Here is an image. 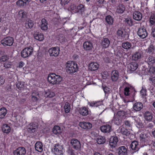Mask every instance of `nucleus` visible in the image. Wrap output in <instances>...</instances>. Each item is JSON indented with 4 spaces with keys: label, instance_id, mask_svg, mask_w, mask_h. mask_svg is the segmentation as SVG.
Wrapping results in <instances>:
<instances>
[{
    "label": "nucleus",
    "instance_id": "obj_1",
    "mask_svg": "<svg viewBox=\"0 0 155 155\" xmlns=\"http://www.w3.org/2000/svg\"><path fill=\"white\" fill-rule=\"evenodd\" d=\"M48 80L53 85L59 84L62 80L60 76L53 73H50L48 77Z\"/></svg>",
    "mask_w": 155,
    "mask_h": 155
},
{
    "label": "nucleus",
    "instance_id": "obj_2",
    "mask_svg": "<svg viewBox=\"0 0 155 155\" xmlns=\"http://www.w3.org/2000/svg\"><path fill=\"white\" fill-rule=\"evenodd\" d=\"M66 72L68 74H73L78 70V64L73 61H68L66 64Z\"/></svg>",
    "mask_w": 155,
    "mask_h": 155
},
{
    "label": "nucleus",
    "instance_id": "obj_3",
    "mask_svg": "<svg viewBox=\"0 0 155 155\" xmlns=\"http://www.w3.org/2000/svg\"><path fill=\"white\" fill-rule=\"evenodd\" d=\"M13 38L7 36L4 38L1 41V44L3 46H11L14 43Z\"/></svg>",
    "mask_w": 155,
    "mask_h": 155
},
{
    "label": "nucleus",
    "instance_id": "obj_4",
    "mask_svg": "<svg viewBox=\"0 0 155 155\" xmlns=\"http://www.w3.org/2000/svg\"><path fill=\"white\" fill-rule=\"evenodd\" d=\"M31 47H29L23 49L21 53V56L24 58H26L31 55L33 51Z\"/></svg>",
    "mask_w": 155,
    "mask_h": 155
},
{
    "label": "nucleus",
    "instance_id": "obj_5",
    "mask_svg": "<svg viewBox=\"0 0 155 155\" xmlns=\"http://www.w3.org/2000/svg\"><path fill=\"white\" fill-rule=\"evenodd\" d=\"M63 146L57 143L55 145L53 148V150L52 149V151L54 152L55 155H63Z\"/></svg>",
    "mask_w": 155,
    "mask_h": 155
},
{
    "label": "nucleus",
    "instance_id": "obj_6",
    "mask_svg": "<svg viewBox=\"0 0 155 155\" xmlns=\"http://www.w3.org/2000/svg\"><path fill=\"white\" fill-rule=\"evenodd\" d=\"M140 140L142 143H148L150 140V137L148 134L145 132H141L139 134Z\"/></svg>",
    "mask_w": 155,
    "mask_h": 155
},
{
    "label": "nucleus",
    "instance_id": "obj_7",
    "mask_svg": "<svg viewBox=\"0 0 155 155\" xmlns=\"http://www.w3.org/2000/svg\"><path fill=\"white\" fill-rule=\"evenodd\" d=\"M70 143L72 147L76 150H80L81 144L80 142L76 138H72L70 140Z\"/></svg>",
    "mask_w": 155,
    "mask_h": 155
},
{
    "label": "nucleus",
    "instance_id": "obj_8",
    "mask_svg": "<svg viewBox=\"0 0 155 155\" xmlns=\"http://www.w3.org/2000/svg\"><path fill=\"white\" fill-rule=\"evenodd\" d=\"M59 48L58 47H55L49 49L48 52L51 56L57 57L59 54Z\"/></svg>",
    "mask_w": 155,
    "mask_h": 155
},
{
    "label": "nucleus",
    "instance_id": "obj_9",
    "mask_svg": "<svg viewBox=\"0 0 155 155\" xmlns=\"http://www.w3.org/2000/svg\"><path fill=\"white\" fill-rule=\"evenodd\" d=\"M137 35L140 38L143 39L147 36V33L146 29L143 27H142L139 29Z\"/></svg>",
    "mask_w": 155,
    "mask_h": 155
},
{
    "label": "nucleus",
    "instance_id": "obj_10",
    "mask_svg": "<svg viewBox=\"0 0 155 155\" xmlns=\"http://www.w3.org/2000/svg\"><path fill=\"white\" fill-rule=\"evenodd\" d=\"M128 148L127 146H122L119 147L117 150V153L118 155H127L128 153Z\"/></svg>",
    "mask_w": 155,
    "mask_h": 155
},
{
    "label": "nucleus",
    "instance_id": "obj_11",
    "mask_svg": "<svg viewBox=\"0 0 155 155\" xmlns=\"http://www.w3.org/2000/svg\"><path fill=\"white\" fill-rule=\"evenodd\" d=\"M100 130L104 133L108 134L112 130V126L109 124L103 125L100 127Z\"/></svg>",
    "mask_w": 155,
    "mask_h": 155
},
{
    "label": "nucleus",
    "instance_id": "obj_12",
    "mask_svg": "<svg viewBox=\"0 0 155 155\" xmlns=\"http://www.w3.org/2000/svg\"><path fill=\"white\" fill-rule=\"evenodd\" d=\"M143 113L145 120L149 122L152 121L153 115L151 112L147 110Z\"/></svg>",
    "mask_w": 155,
    "mask_h": 155
},
{
    "label": "nucleus",
    "instance_id": "obj_13",
    "mask_svg": "<svg viewBox=\"0 0 155 155\" xmlns=\"http://www.w3.org/2000/svg\"><path fill=\"white\" fill-rule=\"evenodd\" d=\"M26 150L24 147H19L13 152L14 155H25Z\"/></svg>",
    "mask_w": 155,
    "mask_h": 155
},
{
    "label": "nucleus",
    "instance_id": "obj_14",
    "mask_svg": "<svg viewBox=\"0 0 155 155\" xmlns=\"http://www.w3.org/2000/svg\"><path fill=\"white\" fill-rule=\"evenodd\" d=\"M118 141V138L117 137L112 136L109 140V144L110 146L112 148L115 147L116 146Z\"/></svg>",
    "mask_w": 155,
    "mask_h": 155
},
{
    "label": "nucleus",
    "instance_id": "obj_15",
    "mask_svg": "<svg viewBox=\"0 0 155 155\" xmlns=\"http://www.w3.org/2000/svg\"><path fill=\"white\" fill-rule=\"evenodd\" d=\"M135 91L134 88L132 86L129 85L126 87L124 89V94L126 96L129 95L130 92H133L135 93Z\"/></svg>",
    "mask_w": 155,
    "mask_h": 155
},
{
    "label": "nucleus",
    "instance_id": "obj_16",
    "mask_svg": "<svg viewBox=\"0 0 155 155\" xmlns=\"http://www.w3.org/2000/svg\"><path fill=\"white\" fill-rule=\"evenodd\" d=\"M143 105L142 103L140 102H136L134 104L133 109L136 112L140 111L143 108Z\"/></svg>",
    "mask_w": 155,
    "mask_h": 155
},
{
    "label": "nucleus",
    "instance_id": "obj_17",
    "mask_svg": "<svg viewBox=\"0 0 155 155\" xmlns=\"http://www.w3.org/2000/svg\"><path fill=\"white\" fill-rule=\"evenodd\" d=\"M37 128V125L36 124L32 123L30 124L27 129L28 131L30 133H34Z\"/></svg>",
    "mask_w": 155,
    "mask_h": 155
},
{
    "label": "nucleus",
    "instance_id": "obj_18",
    "mask_svg": "<svg viewBox=\"0 0 155 155\" xmlns=\"http://www.w3.org/2000/svg\"><path fill=\"white\" fill-rule=\"evenodd\" d=\"M130 147L132 150L134 151V152L137 151L140 149L138 142L136 141L132 142L130 145Z\"/></svg>",
    "mask_w": 155,
    "mask_h": 155
},
{
    "label": "nucleus",
    "instance_id": "obj_19",
    "mask_svg": "<svg viewBox=\"0 0 155 155\" xmlns=\"http://www.w3.org/2000/svg\"><path fill=\"white\" fill-rule=\"evenodd\" d=\"M119 73L117 70L113 71L111 74V79L113 81L115 82L118 79L119 77Z\"/></svg>",
    "mask_w": 155,
    "mask_h": 155
},
{
    "label": "nucleus",
    "instance_id": "obj_20",
    "mask_svg": "<svg viewBox=\"0 0 155 155\" xmlns=\"http://www.w3.org/2000/svg\"><path fill=\"white\" fill-rule=\"evenodd\" d=\"M83 45L84 49L86 51L91 50L93 48L92 43L90 41H85Z\"/></svg>",
    "mask_w": 155,
    "mask_h": 155
},
{
    "label": "nucleus",
    "instance_id": "obj_21",
    "mask_svg": "<svg viewBox=\"0 0 155 155\" xmlns=\"http://www.w3.org/2000/svg\"><path fill=\"white\" fill-rule=\"evenodd\" d=\"M99 67V65L96 62L90 63L88 66L89 69L91 71H94L97 70Z\"/></svg>",
    "mask_w": 155,
    "mask_h": 155
},
{
    "label": "nucleus",
    "instance_id": "obj_22",
    "mask_svg": "<svg viewBox=\"0 0 155 155\" xmlns=\"http://www.w3.org/2000/svg\"><path fill=\"white\" fill-rule=\"evenodd\" d=\"M31 0H19L16 2V5L20 7L26 6L29 4Z\"/></svg>",
    "mask_w": 155,
    "mask_h": 155
},
{
    "label": "nucleus",
    "instance_id": "obj_23",
    "mask_svg": "<svg viewBox=\"0 0 155 155\" xmlns=\"http://www.w3.org/2000/svg\"><path fill=\"white\" fill-rule=\"evenodd\" d=\"M79 125L81 128L85 129H90L92 127L91 124L89 122H81L79 123Z\"/></svg>",
    "mask_w": 155,
    "mask_h": 155
},
{
    "label": "nucleus",
    "instance_id": "obj_24",
    "mask_svg": "<svg viewBox=\"0 0 155 155\" xmlns=\"http://www.w3.org/2000/svg\"><path fill=\"white\" fill-rule=\"evenodd\" d=\"M145 61L149 65H151L155 63V59L152 56L149 55L146 57Z\"/></svg>",
    "mask_w": 155,
    "mask_h": 155
},
{
    "label": "nucleus",
    "instance_id": "obj_25",
    "mask_svg": "<svg viewBox=\"0 0 155 155\" xmlns=\"http://www.w3.org/2000/svg\"><path fill=\"white\" fill-rule=\"evenodd\" d=\"M133 18L136 20L140 21L142 18V14L138 11H136L133 13Z\"/></svg>",
    "mask_w": 155,
    "mask_h": 155
},
{
    "label": "nucleus",
    "instance_id": "obj_26",
    "mask_svg": "<svg viewBox=\"0 0 155 155\" xmlns=\"http://www.w3.org/2000/svg\"><path fill=\"white\" fill-rule=\"evenodd\" d=\"M110 44V41L107 38H104L101 43V46L104 48H108Z\"/></svg>",
    "mask_w": 155,
    "mask_h": 155
},
{
    "label": "nucleus",
    "instance_id": "obj_27",
    "mask_svg": "<svg viewBox=\"0 0 155 155\" xmlns=\"http://www.w3.org/2000/svg\"><path fill=\"white\" fill-rule=\"evenodd\" d=\"M138 65L136 62H132L129 64L128 68L130 71H134L138 68Z\"/></svg>",
    "mask_w": 155,
    "mask_h": 155
},
{
    "label": "nucleus",
    "instance_id": "obj_28",
    "mask_svg": "<svg viewBox=\"0 0 155 155\" xmlns=\"http://www.w3.org/2000/svg\"><path fill=\"white\" fill-rule=\"evenodd\" d=\"M35 148L36 150L41 152L43 150V145L42 143L40 141L37 142L35 145Z\"/></svg>",
    "mask_w": 155,
    "mask_h": 155
},
{
    "label": "nucleus",
    "instance_id": "obj_29",
    "mask_svg": "<svg viewBox=\"0 0 155 155\" xmlns=\"http://www.w3.org/2000/svg\"><path fill=\"white\" fill-rule=\"evenodd\" d=\"M7 114V110L4 107L0 109V119H3L5 118Z\"/></svg>",
    "mask_w": 155,
    "mask_h": 155
},
{
    "label": "nucleus",
    "instance_id": "obj_30",
    "mask_svg": "<svg viewBox=\"0 0 155 155\" xmlns=\"http://www.w3.org/2000/svg\"><path fill=\"white\" fill-rule=\"evenodd\" d=\"M41 28L43 30H46L48 29V23L45 19L43 18L41 21Z\"/></svg>",
    "mask_w": 155,
    "mask_h": 155
},
{
    "label": "nucleus",
    "instance_id": "obj_31",
    "mask_svg": "<svg viewBox=\"0 0 155 155\" xmlns=\"http://www.w3.org/2000/svg\"><path fill=\"white\" fill-rule=\"evenodd\" d=\"M142 54V52L141 51H137L132 56V59L135 61H137L140 58Z\"/></svg>",
    "mask_w": 155,
    "mask_h": 155
},
{
    "label": "nucleus",
    "instance_id": "obj_32",
    "mask_svg": "<svg viewBox=\"0 0 155 155\" xmlns=\"http://www.w3.org/2000/svg\"><path fill=\"white\" fill-rule=\"evenodd\" d=\"M125 33L124 30L122 28H119L117 31V35L118 36L123 38L125 37Z\"/></svg>",
    "mask_w": 155,
    "mask_h": 155
},
{
    "label": "nucleus",
    "instance_id": "obj_33",
    "mask_svg": "<svg viewBox=\"0 0 155 155\" xmlns=\"http://www.w3.org/2000/svg\"><path fill=\"white\" fill-rule=\"evenodd\" d=\"M79 112V113L83 116H86L88 114V110L85 107L80 108Z\"/></svg>",
    "mask_w": 155,
    "mask_h": 155
},
{
    "label": "nucleus",
    "instance_id": "obj_34",
    "mask_svg": "<svg viewBox=\"0 0 155 155\" xmlns=\"http://www.w3.org/2000/svg\"><path fill=\"white\" fill-rule=\"evenodd\" d=\"M113 121L114 123V124L117 125H119L121 124L122 123V119L118 117L116 115H114Z\"/></svg>",
    "mask_w": 155,
    "mask_h": 155
},
{
    "label": "nucleus",
    "instance_id": "obj_35",
    "mask_svg": "<svg viewBox=\"0 0 155 155\" xmlns=\"http://www.w3.org/2000/svg\"><path fill=\"white\" fill-rule=\"evenodd\" d=\"M126 54L124 51V50L121 48L118 49L116 52V55L119 57H123Z\"/></svg>",
    "mask_w": 155,
    "mask_h": 155
},
{
    "label": "nucleus",
    "instance_id": "obj_36",
    "mask_svg": "<svg viewBox=\"0 0 155 155\" xmlns=\"http://www.w3.org/2000/svg\"><path fill=\"white\" fill-rule=\"evenodd\" d=\"M2 131L6 134L9 133L11 130L10 127L7 124H4L2 127Z\"/></svg>",
    "mask_w": 155,
    "mask_h": 155
},
{
    "label": "nucleus",
    "instance_id": "obj_37",
    "mask_svg": "<svg viewBox=\"0 0 155 155\" xmlns=\"http://www.w3.org/2000/svg\"><path fill=\"white\" fill-rule=\"evenodd\" d=\"M97 143L99 144H101L104 143L106 139L104 136H99L97 138Z\"/></svg>",
    "mask_w": 155,
    "mask_h": 155
},
{
    "label": "nucleus",
    "instance_id": "obj_38",
    "mask_svg": "<svg viewBox=\"0 0 155 155\" xmlns=\"http://www.w3.org/2000/svg\"><path fill=\"white\" fill-rule=\"evenodd\" d=\"M125 10V6L122 4L119 5L117 8L116 12L122 14L124 12Z\"/></svg>",
    "mask_w": 155,
    "mask_h": 155
},
{
    "label": "nucleus",
    "instance_id": "obj_39",
    "mask_svg": "<svg viewBox=\"0 0 155 155\" xmlns=\"http://www.w3.org/2000/svg\"><path fill=\"white\" fill-rule=\"evenodd\" d=\"M131 44L130 42L125 41L122 43V47L123 48L127 50L130 49L131 47Z\"/></svg>",
    "mask_w": 155,
    "mask_h": 155
},
{
    "label": "nucleus",
    "instance_id": "obj_40",
    "mask_svg": "<svg viewBox=\"0 0 155 155\" xmlns=\"http://www.w3.org/2000/svg\"><path fill=\"white\" fill-rule=\"evenodd\" d=\"M53 133L55 134L58 135L61 133V128L58 126H54L52 130Z\"/></svg>",
    "mask_w": 155,
    "mask_h": 155
},
{
    "label": "nucleus",
    "instance_id": "obj_41",
    "mask_svg": "<svg viewBox=\"0 0 155 155\" xmlns=\"http://www.w3.org/2000/svg\"><path fill=\"white\" fill-rule=\"evenodd\" d=\"M126 114V113L125 112L122 110L118 111L116 115L122 119L125 118Z\"/></svg>",
    "mask_w": 155,
    "mask_h": 155
},
{
    "label": "nucleus",
    "instance_id": "obj_42",
    "mask_svg": "<svg viewBox=\"0 0 155 155\" xmlns=\"http://www.w3.org/2000/svg\"><path fill=\"white\" fill-rule=\"evenodd\" d=\"M120 132L123 135L127 136L130 134V131L126 128L123 127L120 129Z\"/></svg>",
    "mask_w": 155,
    "mask_h": 155
},
{
    "label": "nucleus",
    "instance_id": "obj_43",
    "mask_svg": "<svg viewBox=\"0 0 155 155\" xmlns=\"http://www.w3.org/2000/svg\"><path fill=\"white\" fill-rule=\"evenodd\" d=\"M64 109L66 113L69 112L71 109L70 104L68 102H66L64 107Z\"/></svg>",
    "mask_w": 155,
    "mask_h": 155
},
{
    "label": "nucleus",
    "instance_id": "obj_44",
    "mask_svg": "<svg viewBox=\"0 0 155 155\" xmlns=\"http://www.w3.org/2000/svg\"><path fill=\"white\" fill-rule=\"evenodd\" d=\"M84 6L83 5L81 4L77 6V9L74 12L82 13L84 12Z\"/></svg>",
    "mask_w": 155,
    "mask_h": 155
},
{
    "label": "nucleus",
    "instance_id": "obj_45",
    "mask_svg": "<svg viewBox=\"0 0 155 155\" xmlns=\"http://www.w3.org/2000/svg\"><path fill=\"white\" fill-rule=\"evenodd\" d=\"M34 37L36 39L39 41H42L44 38L43 35L41 33L35 34Z\"/></svg>",
    "mask_w": 155,
    "mask_h": 155
},
{
    "label": "nucleus",
    "instance_id": "obj_46",
    "mask_svg": "<svg viewBox=\"0 0 155 155\" xmlns=\"http://www.w3.org/2000/svg\"><path fill=\"white\" fill-rule=\"evenodd\" d=\"M106 22L109 25H111L113 22V20L112 17L110 15L107 16L105 18Z\"/></svg>",
    "mask_w": 155,
    "mask_h": 155
},
{
    "label": "nucleus",
    "instance_id": "obj_47",
    "mask_svg": "<svg viewBox=\"0 0 155 155\" xmlns=\"http://www.w3.org/2000/svg\"><path fill=\"white\" fill-rule=\"evenodd\" d=\"M34 25V23L31 20H29L25 23V27L27 28H31Z\"/></svg>",
    "mask_w": 155,
    "mask_h": 155
},
{
    "label": "nucleus",
    "instance_id": "obj_48",
    "mask_svg": "<svg viewBox=\"0 0 155 155\" xmlns=\"http://www.w3.org/2000/svg\"><path fill=\"white\" fill-rule=\"evenodd\" d=\"M154 51V46L153 45H151L149 47L146 49V52L150 54L153 53Z\"/></svg>",
    "mask_w": 155,
    "mask_h": 155
},
{
    "label": "nucleus",
    "instance_id": "obj_49",
    "mask_svg": "<svg viewBox=\"0 0 155 155\" xmlns=\"http://www.w3.org/2000/svg\"><path fill=\"white\" fill-rule=\"evenodd\" d=\"M55 95L54 93L53 92L48 91L45 92V96L46 97H52Z\"/></svg>",
    "mask_w": 155,
    "mask_h": 155
},
{
    "label": "nucleus",
    "instance_id": "obj_50",
    "mask_svg": "<svg viewBox=\"0 0 155 155\" xmlns=\"http://www.w3.org/2000/svg\"><path fill=\"white\" fill-rule=\"evenodd\" d=\"M125 21L130 26H132L133 25L132 20L130 18H125Z\"/></svg>",
    "mask_w": 155,
    "mask_h": 155
},
{
    "label": "nucleus",
    "instance_id": "obj_51",
    "mask_svg": "<svg viewBox=\"0 0 155 155\" xmlns=\"http://www.w3.org/2000/svg\"><path fill=\"white\" fill-rule=\"evenodd\" d=\"M9 59V56L7 55H4L2 56L0 58L1 62H4Z\"/></svg>",
    "mask_w": 155,
    "mask_h": 155
},
{
    "label": "nucleus",
    "instance_id": "obj_52",
    "mask_svg": "<svg viewBox=\"0 0 155 155\" xmlns=\"http://www.w3.org/2000/svg\"><path fill=\"white\" fill-rule=\"evenodd\" d=\"M16 87L19 89H21L24 87V83L23 82L18 81L16 84Z\"/></svg>",
    "mask_w": 155,
    "mask_h": 155
},
{
    "label": "nucleus",
    "instance_id": "obj_53",
    "mask_svg": "<svg viewBox=\"0 0 155 155\" xmlns=\"http://www.w3.org/2000/svg\"><path fill=\"white\" fill-rule=\"evenodd\" d=\"M150 22L152 25L155 23V15H152L150 19Z\"/></svg>",
    "mask_w": 155,
    "mask_h": 155
},
{
    "label": "nucleus",
    "instance_id": "obj_54",
    "mask_svg": "<svg viewBox=\"0 0 155 155\" xmlns=\"http://www.w3.org/2000/svg\"><path fill=\"white\" fill-rule=\"evenodd\" d=\"M137 127L139 128H142L144 126V123L141 121H137Z\"/></svg>",
    "mask_w": 155,
    "mask_h": 155
},
{
    "label": "nucleus",
    "instance_id": "obj_55",
    "mask_svg": "<svg viewBox=\"0 0 155 155\" xmlns=\"http://www.w3.org/2000/svg\"><path fill=\"white\" fill-rule=\"evenodd\" d=\"M102 87L105 94H108L110 93V89L109 87L107 86L104 87L103 86Z\"/></svg>",
    "mask_w": 155,
    "mask_h": 155
},
{
    "label": "nucleus",
    "instance_id": "obj_56",
    "mask_svg": "<svg viewBox=\"0 0 155 155\" xmlns=\"http://www.w3.org/2000/svg\"><path fill=\"white\" fill-rule=\"evenodd\" d=\"M67 152V155H75L74 151L72 149L68 148Z\"/></svg>",
    "mask_w": 155,
    "mask_h": 155
},
{
    "label": "nucleus",
    "instance_id": "obj_57",
    "mask_svg": "<svg viewBox=\"0 0 155 155\" xmlns=\"http://www.w3.org/2000/svg\"><path fill=\"white\" fill-rule=\"evenodd\" d=\"M98 103H99L100 104H101V103H100L99 101L93 102L89 103L91 106L97 107V104Z\"/></svg>",
    "mask_w": 155,
    "mask_h": 155
},
{
    "label": "nucleus",
    "instance_id": "obj_58",
    "mask_svg": "<svg viewBox=\"0 0 155 155\" xmlns=\"http://www.w3.org/2000/svg\"><path fill=\"white\" fill-rule=\"evenodd\" d=\"M4 67L6 68H9L11 67V65L10 62H6L4 64Z\"/></svg>",
    "mask_w": 155,
    "mask_h": 155
},
{
    "label": "nucleus",
    "instance_id": "obj_59",
    "mask_svg": "<svg viewBox=\"0 0 155 155\" xmlns=\"http://www.w3.org/2000/svg\"><path fill=\"white\" fill-rule=\"evenodd\" d=\"M140 93L143 97L146 95V89L142 88L140 91Z\"/></svg>",
    "mask_w": 155,
    "mask_h": 155
},
{
    "label": "nucleus",
    "instance_id": "obj_60",
    "mask_svg": "<svg viewBox=\"0 0 155 155\" xmlns=\"http://www.w3.org/2000/svg\"><path fill=\"white\" fill-rule=\"evenodd\" d=\"M104 60L106 63H108L110 62V60L109 58L107 56H105L103 57Z\"/></svg>",
    "mask_w": 155,
    "mask_h": 155
},
{
    "label": "nucleus",
    "instance_id": "obj_61",
    "mask_svg": "<svg viewBox=\"0 0 155 155\" xmlns=\"http://www.w3.org/2000/svg\"><path fill=\"white\" fill-rule=\"evenodd\" d=\"M124 124L128 127H130L131 126V124L129 120H125L124 121Z\"/></svg>",
    "mask_w": 155,
    "mask_h": 155
},
{
    "label": "nucleus",
    "instance_id": "obj_62",
    "mask_svg": "<svg viewBox=\"0 0 155 155\" xmlns=\"http://www.w3.org/2000/svg\"><path fill=\"white\" fill-rule=\"evenodd\" d=\"M71 0H61V5H65L68 3Z\"/></svg>",
    "mask_w": 155,
    "mask_h": 155
},
{
    "label": "nucleus",
    "instance_id": "obj_63",
    "mask_svg": "<svg viewBox=\"0 0 155 155\" xmlns=\"http://www.w3.org/2000/svg\"><path fill=\"white\" fill-rule=\"evenodd\" d=\"M149 72L150 73H155V67H151L150 68Z\"/></svg>",
    "mask_w": 155,
    "mask_h": 155
},
{
    "label": "nucleus",
    "instance_id": "obj_64",
    "mask_svg": "<svg viewBox=\"0 0 155 155\" xmlns=\"http://www.w3.org/2000/svg\"><path fill=\"white\" fill-rule=\"evenodd\" d=\"M69 9L72 11L75 10L77 9V7L74 5H71L69 7Z\"/></svg>",
    "mask_w": 155,
    "mask_h": 155
}]
</instances>
